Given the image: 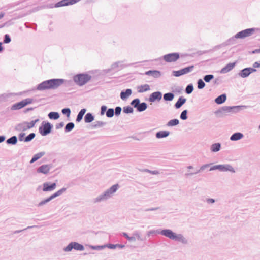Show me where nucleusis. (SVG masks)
<instances>
[{
	"label": "nucleus",
	"mask_w": 260,
	"mask_h": 260,
	"mask_svg": "<svg viewBox=\"0 0 260 260\" xmlns=\"http://www.w3.org/2000/svg\"><path fill=\"white\" fill-rule=\"evenodd\" d=\"M156 232L174 241L187 245L188 244V239L182 234L176 233L170 229H164L161 231L157 230Z\"/></svg>",
	"instance_id": "1"
},
{
	"label": "nucleus",
	"mask_w": 260,
	"mask_h": 260,
	"mask_svg": "<svg viewBox=\"0 0 260 260\" xmlns=\"http://www.w3.org/2000/svg\"><path fill=\"white\" fill-rule=\"evenodd\" d=\"M119 187V186L118 184L113 185L109 188L105 190L101 194L94 198L93 199V203L97 204L108 200L113 197Z\"/></svg>",
	"instance_id": "2"
},
{
	"label": "nucleus",
	"mask_w": 260,
	"mask_h": 260,
	"mask_svg": "<svg viewBox=\"0 0 260 260\" xmlns=\"http://www.w3.org/2000/svg\"><path fill=\"white\" fill-rule=\"evenodd\" d=\"M91 79V76L86 73H81L73 77L74 82L79 86H82Z\"/></svg>",
	"instance_id": "3"
},
{
	"label": "nucleus",
	"mask_w": 260,
	"mask_h": 260,
	"mask_svg": "<svg viewBox=\"0 0 260 260\" xmlns=\"http://www.w3.org/2000/svg\"><path fill=\"white\" fill-rule=\"evenodd\" d=\"M218 170L221 172H230L234 173L235 169L230 164L216 165L210 168V171Z\"/></svg>",
	"instance_id": "4"
},
{
	"label": "nucleus",
	"mask_w": 260,
	"mask_h": 260,
	"mask_svg": "<svg viewBox=\"0 0 260 260\" xmlns=\"http://www.w3.org/2000/svg\"><path fill=\"white\" fill-rule=\"evenodd\" d=\"M73 249L77 251H83L84 250V247L83 245L79 244V243L72 242L66 247L63 248V251L67 252H70Z\"/></svg>",
	"instance_id": "5"
},
{
	"label": "nucleus",
	"mask_w": 260,
	"mask_h": 260,
	"mask_svg": "<svg viewBox=\"0 0 260 260\" xmlns=\"http://www.w3.org/2000/svg\"><path fill=\"white\" fill-rule=\"evenodd\" d=\"M249 106L242 105V106H223L221 109L218 110L215 112L216 114H221L220 116H221L223 112H231L233 109H243L249 107Z\"/></svg>",
	"instance_id": "6"
},
{
	"label": "nucleus",
	"mask_w": 260,
	"mask_h": 260,
	"mask_svg": "<svg viewBox=\"0 0 260 260\" xmlns=\"http://www.w3.org/2000/svg\"><path fill=\"white\" fill-rule=\"evenodd\" d=\"M256 29H257L255 28H251L242 30L236 34V38L244 39L246 37L251 36L255 32Z\"/></svg>",
	"instance_id": "7"
},
{
	"label": "nucleus",
	"mask_w": 260,
	"mask_h": 260,
	"mask_svg": "<svg viewBox=\"0 0 260 260\" xmlns=\"http://www.w3.org/2000/svg\"><path fill=\"white\" fill-rule=\"evenodd\" d=\"M65 82L63 79H50V89H55L59 87Z\"/></svg>",
	"instance_id": "8"
},
{
	"label": "nucleus",
	"mask_w": 260,
	"mask_h": 260,
	"mask_svg": "<svg viewBox=\"0 0 260 260\" xmlns=\"http://www.w3.org/2000/svg\"><path fill=\"white\" fill-rule=\"evenodd\" d=\"M194 69V66H190L184 68L178 71H173V75L176 77H179L185 74H187L191 72Z\"/></svg>",
	"instance_id": "9"
},
{
	"label": "nucleus",
	"mask_w": 260,
	"mask_h": 260,
	"mask_svg": "<svg viewBox=\"0 0 260 260\" xmlns=\"http://www.w3.org/2000/svg\"><path fill=\"white\" fill-rule=\"evenodd\" d=\"M39 132L43 136L49 134V121H43L39 127Z\"/></svg>",
	"instance_id": "10"
},
{
	"label": "nucleus",
	"mask_w": 260,
	"mask_h": 260,
	"mask_svg": "<svg viewBox=\"0 0 260 260\" xmlns=\"http://www.w3.org/2000/svg\"><path fill=\"white\" fill-rule=\"evenodd\" d=\"M179 58L178 53H172L165 55L163 56L164 60L167 62H175Z\"/></svg>",
	"instance_id": "11"
},
{
	"label": "nucleus",
	"mask_w": 260,
	"mask_h": 260,
	"mask_svg": "<svg viewBox=\"0 0 260 260\" xmlns=\"http://www.w3.org/2000/svg\"><path fill=\"white\" fill-rule=\"evenodd\" d=\"M162 98V93L160 91H156L151 93L149 98L150 102L159 101Z\"/></svg>",
	"instance_id": "12"
},
{
	"label": "nucleus",
	"mask_w": 260,
	"mask_h": 260,
	"mask_svg": "<svg viewBox=\"0 0 260 260\" xmlns=\"http://www.w3.org/2000/svg\"><path fill=\"white\" fill-rule=\"evenodd\" d=\"M124 67H125V66L123 64V61H116L112 64L110 69L107 70L106 72L108 73L109 72H110V71L115 69L119 70L123 68Z\"/></svg>",
	"instance_id": "13"
},
{
	"label": "nucleus",
	"mask_w": 260,
	"mask_h": 260,
	"mask_svg": "<svg viewBox=\"0 0 260 260\" xmlns=\"http://www.w3.org/2000/svg\"><path fill=\"white\" fill-rule=\"evenodd\" d=\"M36 89L40 91L49 89V80H45L39 84Z\"/></svg>",
	"instance_id": "14"
},
{
	"label": "nucleus",
	"mask_w": 260,
	"mask_h": 260,
	"mask_svg": "<svg viewBox=\"0 0 260 260\" xmlns=\"http://www.w3.org/2000/svg\"><path fill=\"white\" fill-rule=\"evenodd\" d=\"M235 66V62L229 63L221 70L220 73L221 74H225L232 70L234 68Z\"/></svg>",
	"instance_id": "15"
},
{
	"label": "nucleus",
	"mask_w": 260,
	"mask_h": 260,
	"mask_svg": "<svg viewBox=\"0 0 260 260\" xmlns=\"http://www.w3.org/2000/svg\"><path fill=\"white\" fill-rule=\"evenodd\" d=\"M243 137L244 135L242 133L240 132H236L231 135L230 137V140L233 141H236L241 139Z\"/></svg>",
	"instance_id": "16"
},
{
	"label": "nucleus",
	"mask_w": 260,
	"mask_h": 260,
	"mask_svg": "<svg viewBox=\"0 0 260 260\" xmlns=\"http://www.w3.org/2000/svg\"><path fill=\"white\" fill-rule=\"evenodd\" d=\"M37 172L38 173H43L44 174H47L49 172V165H43L39 167L37 170Z\"/></svg>",
	"instance_id": "17"
},
{
	"label": "nucleus",
	"mask_w": 260,
	"mask_h": 260,
	"mask_svg": "<svg viewBox=\"0 0 260 260\" xmlns=\"http://www.w3.org/2000/svg\"><path fill=\"white\" fill-rule=\"evenodd\" d=\"M132 91L131 89H127L125 91H122L120 93V98L122 100L127 99L132 94Z\"/></svg>",
	"instance_id": "18"
},
{
	"label": "nucleus",
	"mask_w": 260,
	"mask_h": 260,
	"mask_svg": "<svg viewBox=\"0 0 260 260\" xmlns=\"http://www.w3.org/2000/svg\"><path fill=\"white\" fill-rule=\"evenodd\" d=\"M150 90V86L147 84L141 85L137 87V91L139 93H143Z\"/></svg>",
	"instance_id": "19"
},
{
	"label": "nucleus",
	"mask_w": 260,
	"mask_h": 260,
	"mask_svg": "<svg viewBox=\"0 0 260 260\" xmlns=\"http://www.w3.org/2000/svg\"><path fill=\"white\" fill-rule=\"evenodd\" d=\"M145 74L151 76L154 78H159L161 76L160 72L157 70H149L145 72Z\"/></svg>",
	"instance_id": "20"
},
{
	"label": "nucleus",
	"mask_w": 260,
	"mask_h": 260,
	"mask_svg": "<svg viewBox=\"0 0 260 260\" xmlns=\"http://www.w3.org/2000/svg\"><path fill=\"white\" fill-rule=\"evenodd\" d=\"M221 144L220 143H215L212 144L210 146V150L212 152H217L220 151L221 149Z\"/></svg>",
	"instance_id": "21"
},
{
	"label": "nucleus",
	"mask_w": 260,
	"mask_h": 260,
	"mask_svg": "<svg viewBox=\"0 0 260 260\" xmlns=\"http://www.w3.org/2000/svg\"><path fill=\"white\" fill-rule=\"evenodd\" d=\"M186 99L183 96L179 97L177 102L175 104V108L176 109L180 108L186 102Z\"/></svg>",
	"instance_id": "22"
},
{
	"label": "nucleus",
	"mask_w": 260,
	"mask_h": 260,
	"mask_svg": "<svg viewBox=\"0 0 260 260\" xmlns=\"http://www.w3.org/2000/svg\"><path fill=\"white\" fill-rule=\"evenodd\" d=\"M15 129L18 132L26 131L27 128L25 121L17 124L15 127Z\"/></svg>",
	"instance_id": "23"
},
{
	"label": "nucleus",
	"mask_w": 260,
	"mask_h": 260,
	"mask_svg": "<svg viewBox=\"0 0 260 260\" xmlns=\"http://www.w3.org/2000/svg\"><path fill=\"white\" fill-rule=\"evenodd\" d=\"M45 153L44 152L42 151L35 154L31 158L30 161V164H32L36 161L37 160H38L43 156H44L45 155Z\"/></svg>",
	"instance_id": "24"
},
{
	"label": "nucleus",
	"mask_w": 260,
	"mask_h": 260,
	"mask_svg": "<svg viewBox=\"0 0 260 260\" xmlns=\"http://www.w3.org/2000/svg\"><path fill=\"white\" fill-rule=\"evenodd\" d=\"M6 142L8 145H14L17 143L18 138L16 136H13L8 138Z\"/></svg>",
	"instance_id": "25"
},
{
	"label": "nucleus",
	"mask_w": 260,
	"mask_h": 260,
	"mask_svg": "<svg viewBox=\"0 0 260 260\" xmlns=\"http://www.w3.org/2000/svg\"><path fill=\"white\" fill-rule=\"evenodd\" d=\"M170 135V132L166 131H161L156 133V137L158 139L167 137Z\"/></svg>",
	"instance_id": "26"
},
{
	"label": "nucleus",
	"mask_w": 260,
	"mask_h": 260,
	"mask_svg": "<svg viewBox=\"0 0 260 260\" xmlns=\"http://www.w3.org/2000/svg\"><path fill=\"white\" fill-rule=\"evenodd\" d=\"M226 100V95L225 94H222L218 97H217L215 100V102L217 104H221L223 103Z\"/></svg>",
	"instance_id": "27"
},
{
	"label": "nucleus",
	"mask_w": 260,
	"mask_h": 260,
	"mask_svg": "<svg viewBox=\"0 0 260 260\" xmlns=\"http://www.w3.org/2000/svg\"><path fill=\"white\" fill-rule=\"evenodd\" d=\"M250 74L249 68H246L242 70L239 73V75L242 78H246Z\"/></svg>",
	"instance_id": "28"
},
{
	"label": "nucleus",
	"mask_w": 260,
	"mask_h": 260,
	"mask_svg": "<svg viewBox=\"0 0 260 260\" xmlns=\"http://www.w3.org/2000/svg\"><path fill=\"white\" fill-rule=\"evenodd\" d=\"M24 107L23 102L22 101L20 102L16 103L12 105V106L11 107V109L12 110H17L22 109V108Z\"/></svg>",
	"instance_id": "29"
},
{
	"label": "nucleus",
	"mask_w": 260,
	"mask_h": 260,
	"mask_svg": "<svg viewBox=\"0 0 260 260\" xmlns=\"http://www.w3.org/2000/svg\"><path fill=\"white\" fill-rule=\"evenodd\" d=\"M66 188H62L61 189L57 191L56 192L50 196V201L54 199V198L61 195L66 191Z\"/></svg>",
	"instance_id": "30"
},
{
	"label": "nucleus",
	"mask_w": 260,
	"mask_h": 260,
	"mask_svg": "<svg viewBox=\"0 0 260 260\" xmlns=\"http://www.w3.org/2000/svg\"><path fill=\"white\" fill-rule=\"evenodd\" d=\"M94 119V117L91 113H87L84 117V121L86 123H90Z\"/></svg>",
	"instance_id": "31"
},
{
	"label": "nucleus",
	"mask_w": 260,
	"mask_h": 260,
	"mask_svg": "<svg viewBox=\"0 0 260 260\" xmlns=\"http://www.w3.org/2000/svg\"><path fill=\"white\" fill-rule=\"evenodd\" d=\"M106 124V122L102 121H95L92 125V128H98L100 127H103Z\"/></svg>",
	"instance_id": "32"
},
{
	"label": "nucleus",
	"mask_w": 260,
	"mask_h": 260,
	"mask_svg": "<svg viewBox=\"0 0 260 260\" xmlns=\"http://www.w3.org/2000/svg\"><path fill=\"white\" fill-rule=\"evenodd\" d=\"M86 112V109L84 108V109H81L77 115L76 121L78 122L81 121L83 118V115L85 114Z\"/></svg>",
	"instance_id": "33"
},
{
	"label": "nucleus",
	"mask_w": 260,
	"mask_h": 260,
	"mask_svg": "<svg viewBox=\"0 0 260 260\" xmlns=\"http://www.w3.org/2000/svg\"><path fill=\"white\" fill-rule=\"evenodd\" d=\"M147 104L145 102L140 103L137 110L139 112H143L147 109Z\"/></svg>",
	"instance_id": "34"
},
{
	"label": "nucleus",
	"mask_w": 260,
	"mask_h": 260,
	"mask_svg": "<svg viewBox=\"0 0 260 260\" xmlns=\"http://www.w3.org/2000/svg\"><path fill=\"white\" fill-rule=\"evenodd\" d=\"M174 98V94L171 92H168L164 94L163 98L165 101H171Z\"/></svg>",
	"instance_id": "35"
},
{
	"label": "nucleus",
	"mask_w": 260,
	"mask_h": 260,
	"mask_svg": "<svg viewBox=\"0 0 260 260\" xmlns=\"http://www.w3.org/2000/svg\"><path fill=\"white\" fill-rule=\"evenodd\" d=\"M133 235L136 237V240L141 241H143L145 240V239L142 237L140 232L138 231H134L133 233Z\"/></svg>",
	"instance_id": "36"
},
{
	"label": "nucleus",
	"mask_w": 260,
	"mask_h": 260,
	"mask_svg": "<svg viewBox=\"0 0 260 260\" xmlns=\"http://www.w3.org/2000/svg\"><path fill=\"white\" fill-rule=\"evenodd\" d=\"M39 121V119H37L35 120H32L30 122L25 121V122L26 123V126L27 129H30V128L33 127L35 126V124Z\"/></svg>",
	"instance_id": "37"
},
{
	"label": "nucleus",
	"mask_w": 260,
	"mask_h": 260,
	"mask_svg": "<svg viewBox=\"0 0 260 260\" xmlns=\"http://www.w3.org/2000/svg\"><path fill=\"white\" fill-rule=\"evenodd\" d=\"M179 123V121L177 119H173L170 120L167 124L168 126H176Z\"/></svg>",
	"instance_id": "38"
},
{
	"label": "nucleus",
	"mask_w": 260,
	"mask_h": 260,
	"mask_svg": "<svg viewBox=\"0 0 260 260\" xmlns=\"http://www.w3.org/2000/svg\"><path fill=\"white\" fill-rule=\"evenodd\" d=\"M35 136H36L35 133H31L24 138V141L25 142H30L31 140H32L34 139Z\"/></svg>",
	"instance_id": "39"
},
{
	"label": "nucleus",
	"mask_w": 260,
	"mask_h": 260,
	"mask_svg": "<svg viewBox=\"0 0 260 260\" xmlns=\"http://www.w3.org/2000/svg\"><path fill=\"white\" fill-rule=\"evenodd\" d=\"M75 125L73 122H69L67 123L65 126V132H69L74 128Z\"/></svg>",
	"instance_id": "40"
},
{
	"label": "nucleus",
	"mask_w": 260,
	"mask_h": 260,
	"mask_svg": "<svg viewBox=\"0 0 260 260\" xmlns=\"http://www.w3.org/2000/svg\"><path fill=\"white\" fill-rule=\"evenodd\" d=\"M123 111L126 114H129L133 113L134 109L131 106H127L123 107Z\"/></svg>",
	"instance_id": "41"
},
{
	"label": "nucleus",
	"mask_w": 260,
	"mask_h": 260,
	"mask_svg": "<svg viewBox=\"0 0 260 260\" xmlns=\"http://www.w3.org/2000/svg\"><path fill=\"white\" fill-rule=\"evenodd\" d=\"M106 115L107 117H112L114 115V110L113 108L108 109L106 112Z\"/></svg>",
	"instance_id": "42"
},
{
	"label": "nucleus",
	"mask_w": 260,
	"mask_h": 260,
	"mask_svg": "<svg viewBox=\"0 0 260 260\" xmlns=\"http://www.w3.org/2000/svg\"><path fill=\"white\" fill-rule=\"evenodd\" d=\"M59 117V114L56 112H50V119H57Z\"/></svg>",
	"instance_id": "43"
},
{
	"label": "nucleus",
	"mask_w": 260,
	"mask_h": 260,
	"mask_svg": "<svg viewBox=\"0 0 260 260\" xmlns=\"http://www.w3.org/2000/svg\"><path fill=\"white\" fill-rule=\"evenodd\" d=\"M239 39V38H236V35L230 38L229 39H228L226 42V45H233V44H234L236 43V39Z\"/></svg>",
	"instance_id": "44"
},
{
	"label": "nucleus",
	"mask_w": 260,
	"mask_h": 260,
	"mask_svg": "<svg viewBox=\"0 0 260 260\" xmlns=\"http://www.w3.org/2000/svg\"><path fill=\"white\" fill-rule=\"evenodd\" d=\"M193 86L192 84L188 85L185 88V92L189 94L191 93L193 90Z\"/></svg>",
	"instance_id": "45"
},
{
	"label": "nucleus",
	"mask_w": 260,
	"mask_h": 260,
	"mask_svg": "<svg viewBox=\"0 0 260 260\" xmlns=\"http://www.w3.org/2000/svg\"><path fill=\"white\" fill-rule=\"evenodd\" d=\"M140 103V101L139 99H135L131 102V105L133 106L134 108H137L139 104Z\"/></svg>",
	"instance_id": "46"
},
{
	"label": "nucleus",
	"mask_w": 260,
	"mask_h": 260,
	"mask_svg": "<svg viewBox=\"0 0 260 260\" xmlns=\"http://www.w3.org/2000/svg\"><path fill=\"white\" fill-rule=\"evenodd\" d=\"M197 84L198 88L199 89H202L205 86V83L201 79H200L198 80Z\"/></svg>",
	"instance_id": "47"
},
{
	"label": "nucleus",
	"mask_w": 260,
	"mask_h": 260,
	"mask_svg": "<svg viewBox=\"0 0 260 260\" xmlns=\"http://www.w3.org/2000/svg\"><path fill=\"white\" fill-rule=\"evenodd\" d=\"M22 101L24 106L25 107L28 104H31L34 101V99L32 98H27L22 100Z\"/></svg>",
	"instance_id": "48"
},
{
	"label": "nucleus",
	"mask_w": 260,
	"mask_h": 260,
	"mask_svg": "<svg viewBox=\"0 0 260 260\" xmlns=\"http://www.w3.org/2000/svg\"><path fill=\"white\" fill-rule=\"evenodd\" d=\"M61 112L63 114L66 115L67 117H69L71 114V110L69 108H66L62 109Z\"/></svg>",
	"instance_id": "49"
},
{
	"label": "nucleus",
	"mask_w": 260,
	"mask_h": 260,
	"mask_svg": "<svg viewBox=\"0 0 260 260\" xmlns=\"http://www.w3.org/2000/svg\"><path fill=\"white\" fill-rule=\"evenodd\" d=\"M11 41V38L9 35L6 34L4 36L3 43L5 44H8Z\"/></svg>",
	"instance_id": "50"
},
{
	"label": "nucleus",
	"mask_w": 260,
	"mask_h": 260,
	"mask_svg": "<svg viewBox=\"0 0 260 260\" xmlns=\"http://www.w3.org/2000/svg\"><path fill=\"white\" fill-rule=\"evenodd\" d=\"M214 78V76L212 74L206 75L204 77V80L206 82H209Z\"/></svg>",
	"instance_id": "51"
},
{
	"label": "nucleus",
	"mask_w": 260,
	"mask_h": 260,
	"mask_svg": "<svg viewBox=\"0 0 260 260\" xmlns=\"http://www.w3.org/2000/svg\"><path fill=\"white\" fill-rule=\"evenodd\" d=\"M187 110H183L180 114V118L183 120H186L187 118Z\"/></svg>",
	"instance_id": "52"
},
{
	"label": "nucleus",
	"mask_w": 260,
	"mask_h": 260,
	"mask_svg": "<svg viewBox=\"0 0 260 260\" xmlns=\"http://www.w3.org/2000/svg\"><path fill=\"white\" fill-rule=\"evenodd\" d=\"M91 248L93 250H100L103 249L106 247V245H102V246H91Z\"/></svg>",
	"instance_id": "53"
},
{
	"label": "nucleus",
	"mask_w": 260,
	"mask_h": 260,
	"mask_svg": "<svg viewBox=\"0 0 260 260\" xmlns=\"http://www.w3.org/2000/svg\"><path fill=\"white\" fill-rule=\"evenodd\" d=\"M211 164H207L202 165L199 170H197V172L200 173L201 171H203L206 168H208Z\"/></svg>",
	"instance_id": "54"
},
{
	"label": "nucleus",
	"mask_w": 260,
	"mask_h": 260,
	"mask_svg": "<svg viewBox=\"0 0 260 260\" xmlns=\"http://www.w3.org/2000/svg\"><path fill=\"white\" fill-rule=\"evenodd\" d=\"M121 110H122V109L120 107L117 106L115 108V112H114L115 115L117 116H119L121 113Z\"/></svg>",
	"instance_id": "55"
},
{
	"label": "nucleus",
	"mask_w": 260,
	"mask_h": 260,
	"mask_svg": "<svg viewBox=\"0 0 260 260\" xmlns=\"http://www.w3.org/2000/svg\"><path fill=\"white\" fill-rule=\"evenodd\" d=\"M48 202H49V197L47 198L46 199H45V200L41 201L38 204V207H40V206H43V205L47 203Z\"/></svg>",
	"instance_id": "56"
},
{
	"label": "nucleus",
	"mask_w": 260,
	"mask_h": 260,
	"mask_svg": "<svg viewBox=\"0 0 260 260\" xmlns=\"http://www.w3.org/2000/svg\"><path fill=\"white\" fill-rule=\"evenodd\" d=\"M43 190L44 191H49V182H46L43 184Z\"/></svg>",
	"instance_id": "57"
},
{
	"label": "nucleus",
	"mask_w": 260,
	"mask_h": 260,
	"mask_svg": "<svg viewBox=\"0 0 260 260\" xmlns=\"http://www.w3.org/2000/svg\"><path fill=\"white\" fill-rule=\"evenodd\" d=\"M144 172H148V173H151V174H153V175H157L159 174V172L157 170H154V171H151V170H148V169H145L144 170Z\"/></svg>",
	"instance_id": "58"
},
{
	"label": "nucleus",
	"mask_w": 260,
	"mask_h": 260,
	"mask_svg": "<svg viewBox=\"0 0 260 260\" xmlns=\"http://www.w3.org/2000/svg\"><path fill=\"white\" fill-rule=\"evenodd\" d=\"M35 226H28L23 230H16L15 231L13 232V234H18V233H19L22 231H24L25 230H26L27 229H30V228H32L34 227H35Z\"/></svg>",
	"instance_id": "59"
},
{
	"label": "nucleus",
	"mask_w": 260,
	"mask_h": 260,
	"mask_svg": "<svg viewBox=\"0 0 260 260\" xmlns=\"http://www.w3.org/2000/svg\"><path fill=\"white\" fill-rule=\"evenodd\" d=\"M107 106L105 105H103L101 107V114L104 115L106 111H107Z\"/></svg>",
	"instance_id": "60"
},
{
	"label": "nucleus",
	"mask_w": 260,
	"mask_h": 260,
	"mask_svg": "<svg viewBox=\"0 0 260 260\" xmlns=\"http://www.w3.org/2000/svg\"><path fill=\"white\" fill-rule=\"evenodd\" d=\"M25 135V134L24 133H21L19 134V135L18 136L19 140L20 141H24V137Z\"/></svg>",
	"instance_id": "61"
},
{
	"label": "nucleus",
	"mask_w": 260,
	"mask_h": 260,
	"mask_svg": "<svg viewBox=\"0 0 260 260\" xmlns=\"http://www.w3.org/2000/svg\"><path fill=\"white\" fill-rule=\"evenodd\" d=\"M106 247H108L110 249H113L116 248V244H109L107 245H105Z\"/></svg>",
	"instance_id": "62"
},
{
	"label": "nucleus",
	"mask_w": 260,
	"mask_h": 260,
	"mask_svg": "<svg viewBox=\"0 0 260 260\" xmlns=\"http://www.w3.org/2000/svg\"><path fill=\"white\" fill-rule=\"evenodd\" d=\"M206 201L208 204H213L215 202V200L212 198H207Z\"/></svg>",
	"instance_id": "63"
},
{
	"label": "nucleus",
	"mask_w": 260,
	"mask_h": 260,
	"mask_svg": "<svg viewBox=\"0 0 260 260\" xmlns=\"http://www.w3.org/2000/svg\"><path fill=\"white\" fill-rule=\"evenodd\" d=\"M64 124L63 122H61L59 123L56 124V129H59V128L62 127L64 126Z\"/></svg>",
	"instance_id": "64"
}]
</instances>
